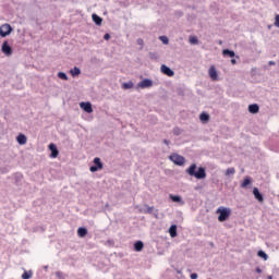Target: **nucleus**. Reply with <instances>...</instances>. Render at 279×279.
Here are the masks:
<instances>
[{"label":"nucleus","mask_w":279,"mask_h":279,"mask_svg":"<svg viewBox=\"0 0 279 279\" xmlns=\"http://www.w3.org/2000/svg\"><path fill=\"white\" fill-rule=\"evenodd\" d=\"M196 169H197V165L196 163H192L185 170V172L189 173L192 178H196V180H205V178H206V168L199 167L197 169V171H195Z\"/></svg>","instance_id":"obj_1"},{"label":"nucleus","mask_w":279,"mask_h":279,"mask_svg":"<svg viewBox=\"0 0 279 279\" xmlns=\"http://www.w3.org/2000/svg\"><path fill=\"white\" fill-rule=\"evenodd\" d=\"M216 213L217 215H219L218 221L223 222V221H228V219L230 218V215H232V209L227 207H219Z\"/></svg>","instance_id":"obj_2"},{"label":"nucleus","mask_w":279,"mask_h":279,"mask_svg":"<svg viewBox=\"0 0 279 279\" xmlns=\"http://www.w3.org/2000/svg\"><path fill=\"white\" fill-rule=\"evenodd\" d=\"M169 159L174 165H178V167H182L186 162V159L182 155H179V154L170 155Z\"/></svg>","instance_id":"obj_3"},{"label":"nucleus","mask_w":279,"mask_h":279,"mask_svg":"<svg viewBox=\"0 0 279 279\" xmlns=\"http://www.w3.org/2000/svg\"><path fill=\"white\" fill-rule=\"evenodd\" d=\"M94 165L95 166H90V168H89V171L92 173H95V172L104 169V163L101 162V159L99 157L94 158Z\"/></svg>","instance_id":"obj_4"},{"label":"nucleus","mask_w":279,"mask_h":279,"mask_svg":"<svg viewBox=\"0 0 279 279\" xmlns=\"http://www.w3.org/2000/svg\"><path fill=\"white\" fill-rule=\"evenodd\" d=\"M12 34V26L10 24H2L0 26V37L5 38Z\"/></svg>","instance_id":"obj_5"},{"label":"nucleus","mask_w":279,"mask_h":279,"mask_svg":"<svg viewBox=\"0 0 279 279\" xmlns=\"http://www.w3.org/2000/svg\"><path fill=\"white\" fill-rule=\"evenodd\" d=\"M154 86V81L149 78H144L137 84V88H151Z\"/></svg>","instance_id":"obj_6"},{"label":"nucleus","mask_w":279,"mask_h":279,"mask_svg":"<svg viewBox=\"0 0 279 279\" xmlns=\"http://www.w3.org/2000/svg\"><path fill=\"white\" fill-rule=\"evenodd\" d=\"M208 75L213 82H217L219 80V74L217 73V69L215 65H211L208 70Z\"/></svg>","instance_id":"obj_7"},{"label":"nucleus","mask_w":279,"mask_h":279,"mask_svg":"<svg viewBox=\"0 0 279 279\" xmlns=\"http://www.w3.org/2000/svg\"><path fill=\"white\" fill-rule=\"evenodd\" d=\"M80 107L82 108V110H84V112H87V114H90L93 112V105L89 101L81 102Z\"/></svg>","instance_id":"obj_8"},{"label":"nucleus","mask_w":279,"mask_h":279,"mask_svg":"<svg viewBox=\"0 0 279 279\" xmlns=\"http://www.w3.org/2000/svg\"><path fill=\"white\" fill-rule=\"evenodd\" d=\"M160 69H161V73H163V75H168V77H173V75H175V72H173L171 68L165 64H162Z\"/></svg>","instance_id":"obj_9"},{"label":"nucleus","mask_w":279,"mask_h":279,"mask_svg":"<svg viewBox=\"0 0 279 279\" xmlns=\"http://www.w3.org/2000/svg\"><path fill=\"white\" fill-rule=\"evenodd\" d=\"M1 51H2V53L7 54V56L12 54V47H10L8 41H3L2 47H1Z\"/></svg>","instance_id":"obj_10"},{"label":"nucleus","mask_w":279,"mask_h":279,"mask_svg":"<svg viewBox=\"0 0 279 279\" xmlns=\"http://www.w3.org/2000/svg\"><path fill=\"white\" fill-rule=\"evenodd\" d=\"M253 195L255 197V199H257V202H265V198L263 197V194H260V192L258 191V187H254L253 189Z\"/></svg>","instance_id":"obj_11"},{"label":"nucleus","mask_w":279,"mask_h":279,"mask_svg":"<svg viewBox=\"0 0 279 279\" xmlns=\"http://www.w3.org/2000/svg\"><path fill=\"white\" fill-rule=\"evenodd\" d=\"M49 149L51 151L50 158H58V155L60 153L58 151V147L56 146V144H50Z\"/></svg>","instance_id":"obj_12"},{"label":"nucleus","mask_w":279,"mask_h":279,"mask_svg":"<svg viewBox=\"0 0 279 279\" xmlns=\"http://www.w3.org/2000/svg\"><path fill=\"white\" fill-rule=\"evenodd\" d=\"M169 234L172 239H175V236H178V227L175 225H172L169 228Z\"/></svg>","instance_id":"obj_13"},{"label":"nucleus","mask_w":279,"mask_h":279,"mask_svg":"<svg viewBox=\"0 0 279 279\" xmlns=\"http://www.w3.org/2000/svg\"><path fill=\"white\" fill-rule=\"evenodd\" d=\"M16 141L19 145H25L27 143V136L25 134H19Z\"/></svg>","instance_id":"obj_14"},{"label":"nucleus","mask_w":279,"mask_h":279,"mask_svg":"<svg viewBox=\"0 0 279 279\" xmlns=\"http://www.w3.org/2000/svg\"><path fill=\"white\" fill-rule=\"evenodd\" d=\"M258 110H260V108L256 104L248 106V112H251V114H257Z\"/></svg>","instance_id":"obj_15"},{"label":"nucleus","mask_w":279,"mask_h":279,"mask_svg":"<svg viewBox=\"0 0 279 279\" xmlns=\"http://www.w3.org/2000/svg\"><path fill=\"white\" fill-rule=\"evenodd\" d=\"M170 199H172V202H177L178 204H181L182 206H184V201H182V197L180 195L170 194Z\"/></svg>","instance_id":"obj_16"},{"label":"nucleus","mask_w":279,"mask_h":279,"mask_svg":"<svg viewBox=\"0 0 279 279\" xmlns=\"http://www.w3.org/2000/svg\"><path fill=\"white\" fill-rule=\"evenodd\" d=\"M143 247H145V244L143 243V241H137L134 243L135 252H143Z\"/></svg>","instance_id":"obj_17"},{"label":"nucleus","mask_w":279,"mask_h":279,"mask_svg":"<svg viewBox=\"0 0 279 279\" xmlns=\"http://www.w3.org/2000/svg\"><path fill=\"white\" fill-rule=\"evenodd\" d=\"M250 184H252V178L246 177L243 182L241 183V187L242 189H247V186H250Z\"/></svg>","instance_id":"obj_18"},{"label":"nucleus","mask_w":279,"mask_h":279,"mask_svg":"<svg viewBox=\"0 0 279 279\" xmlns=\"http://www.w3.org/2000/svg\"><path fill=\"white\" fill-rule=\"evenodd\" d=\"M92 19H93L94 23H96L97 25H101V23L104 22V20L95 13L92 15Z\"/></svg>","instance_id":"obj_19"},{"label":"nucleus","mask_w":279,"mask_h":279,"mask_svg":"<svg viewBox=\"0 0 279 279\" xmlns=\"http://www.w3.org/2000/svg\"><path fill=\"white\" fill-rule=\"evenodd\" d=\"M70 73L72 75V77H77V75H80V73H82V70H80V68L74 66V69L70 70Z\"/></svg>","instance_id":"obj_20"},{"label":"nucleus","mask_w":279,"mask_h":279,"mask_svg":"<svg viewBox=\"0 0 279 279\" xmlns=\"http://www.w3.org/2000/svg\"><path fill=\"white\" fill-rule=\"evenodd\" d=\"M77 234L78 236L84 238L86 234H88V230H86L84 227H81L77 229Z\"/></svg>","instance_id":"obj_21"},{"label":"nucleus","mask_w":279,"mask_h":279,"mask_svg":"<svg viewBox=\"0 0 279 279\" xmlns=\"http://www.w3.org/2000/svg\"><path fill=\"white\" fill-rule=\"evenodd\" d=\"M222 56H229V58H234V56L236 54L234 53V50L225 49L222 50Z\"/></svg>","instance_id":"obj_22"},{"label":"nucleus","mask_w":279,"mask_h":279,"mask_svg":"<svg viewBox=\"0 0 279 279\" xmlns=\"http://www.w3.org/2000/svg\"><path fill=\"white\" fill-rule=\"evenodd\" d=\"M122 88H124V90H128L130 88H134V83L132 81L123 83Z\"/></svg>","instance_id":"obj_23"},{"label":"nucleus","mask_w":279,"mask_h":279,"mask_svg":"<svg viewBox=\"0 0 279 279\" xmlns=\"http://www.w3.org/2000/svg\"><path fill=\"white\" fill-rule=\"evenodd\" d=\"M58 77L59 80H64L65 82L69 81V76L64 72H59Z\"/></svg>","instance_id":"obj_24"},{"label":"nucleus","mask_w":279,"mask_h":279,"mask_svg":"<svg viewBox=\"0 0 279 279\" xmlns=\"http://www.w3.org/2000/svg\"><path fill=\"white\" fill-rule=\"evenodd\" d=\"M234 173H236V170H234V168H228L225 175H234Z\"/></svg>","instance_id":"obj_25"},{"label":"nucleus","mask_w":279,"mask_h":279,"mask_svg":"<svg viewBox=\"0 0 279 279\" xmlns=\"http://www.w3.org/2000/svg\"><path fill=\"white\" fill-rule=\"evenodd\" d=\"M257 256L264 258V260H267V258H269V256H267V253H265L264 251H258Z\"/></svg>","instance_id":"obj_26"},{"label":"nucleus","mask_w":279,"mask_h":279,"mask_svg":"<svg viewBox=\"0 0 279 279\" xmlns=\"http://www.w3.org/2000/svg\"><path fill=\"white\" fill-rule=\"evenodd\" d=\"M199 119L201 121H208V119H210V116H208V113L203 112L201 113Z\"/></svg>","instance_id":"obj_27"},{"label":"nucleus","mask_w":279,"mask_h":279,"mask_svg":"<svg viewBox=\"0 0 279 279\" xmlns=\"http://www.w3.org/2000/svg\"><path fill=\"white\" fill-rule=\"evenodd\" d=\"M159 40H161L163 45H169V38L167 36H160Z\"/></svg>","instance_id":"obj_28"},{"label":"nucleus","mask_w":279,"mask_h":279,"mask_svg":"<svg viewBox=\"0 0 279 279\" xmlns=\"http://www.w3.org/2000/svg\"><path fill=\"white\" fill-rule=\"evenodd\" d=\"M22 278H23V279H29V278H32V271H24V274H22Z\"/></svg>","instance_id":"obj_29"},{"label":"nucleus","mask_w":279,"mask_h":279,"mask_svg":"<svg viewBox=\"0 0 279 279\" xmlns=\"http://www.w3.org/2000/svg\"><path fill=\"white\" fill-rule=\"evenodd\" d=\"M190 43H191V45H197V37H195V36L190 37Z\"/></svg>","instance_id":"obj_30"},{"label":"nucleus","mask_w":279,"mask_h":279,"mask_svg":"<svg viewBox=\"0 0 279 279\" xmlns=\"http://www.w3.org/2000/svg\"><path fill=\"white\" fill-rule=\"evenodd\" d=\"M147 210L146 213H148L149 215H151V213H154V206L149 207V206H146Z\"/></svg>","instance_id":"obj_31"},{"label":"nucleus","mask_w":279,"mask_h":279,"mask_svg":"<svg viewBox=\"0 0 279 279\" xmlns=\"http://www.w3.org/2000/svg\"><path fill=\"white\" fill-rule=\"evenodd\" d=\"M56 276H57V278H60V279H62V278H63V274H62V271H57V272H56Z\"/></svg>","instance_id":"obj_32"},{"label":"nucleus","mask_w":279,"mask_h":279,"mask_svg":"<svg viewBox=\"0 0 279 279\" xmlns=\"http://www.w3.org/2000/svg\"><path fill=\"white\" fill-rule=\"evenodd\" d=\"M145 43L143 41V38H138L137 39V45H140L141 47H143Z\"/></svg>","instance_id":"obj_33"},{"label":"nucleus","mask_w":279,"mask_h":279,"mask_svg":"<svg viewBox=\"0 0 279 279\" xmlns=\"http://www.w3.org/2000/svg\"><path fill=\"white\" fill-rule=\"evenodd\" d=\"M190 278H191V279H197V278H198V276H197V274H196V272H193V274L190 276Z\"/></svg>","instance_id":"obj_34"},{"label":"nucleus","mask_w":279,"mask_h":279,"mask_svg":"<svg viewBox=\"0 0 279 279\" xmlns=\"http://www.w3.org/2000/svg\"><path fill=\"white\" fill-rule=\"evenodd\" d=\"M104 39H105V40H110V34H108V33L105 34Z\"/></svg>","instance_id":"obj_35"},{"label":"nucleus","mask_w":279,"mask_h":279,"mask_svg":"<svg viewBox=\"0 0 279 279\" xmlns=\"http://www.w3.org/2000/svg\"><path fill=\"white\" fill-rule=\"evenodd\" d=\"M255 271H256L257 274H263V269H260V267H257V268L255 269Z\"/></svg>","instance_id":"obj_36"},{"label":"nucleus","mask_w":279,"mask_h":279,"mask_svg":"<svg viewBox=\"0 0 279 279\" xmlns=\"http://www.w3.org/2000/svg\"><path fill=\"white\" fill-rule=\"evenodd\" d=\"M231 64H236V59H231Z\"/></svg>","instance_id":"obj_37"},{"label":"nucleus","mask_w":279,"mask_h":279,"mask_svg":"<svg viewBox=\"0 0 279 279\" xmlns=\"http://www.w3.org/2000/svg\"><path fill=\"white\" fill-rule=\"evenodd\" d=\"M275 64H276V62L269 61V65H270V66H274Z\"/></svg>","instance_id":"obj_38"},{"label":"nucleus","mask_w":279,"mask_h":279,"mask_svg":"<svg viewBox=\"0 0 279 279\" xmlns=\"http://www.w3.org/2000/svg\"><path fill=\"white\" fill-rule=\"evenodd\" d=\"M165 145H169V141L168 140H163Z\"/></svg>","instance_id":"obj_39"},{"label":"nucleus","mask_w":279,"mask_h":279,"mask_svg":"<svg viewBox=\"0 0 279 279\" xmlns=\"http://www.w3.org/2000/svg\"><path fill=\"white\" fill-rule=\"evenodd\" d=\"M174 134H180V133L178 132V129H174Z\"/></svg>","instance_id":"obj_40"},{"label":"nucleus","mask_w":279,"mask_h":279,"mask_svg":"<svg viewBox=\"0 0 279 279\" xmlns=\"http://www.w3.org/2000/svg\"><path fill=\"white\" fill-rule=\"evenodd\" d=\"M267 279H274V276H268Z\"/></svg>","instance_id":"obj_41"},{"label":"nucleus","mask_w":279,"mask_h":279,"mask_svg":"<svg viewBox=\"0 0 279 279\" xmlns=\"http://www.w3.org/2000/svg\"><path fill=\"white\" fill-rule=\"evenodd\" d=\"M150 58H155L154 54H150Z\"/></svg>","instance_id":"obj_42"}]
</instances>
